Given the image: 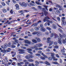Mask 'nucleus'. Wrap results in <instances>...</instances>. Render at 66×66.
<instances>
[{
  "label": "nucleus",
  "mask_w": 66,
  "mask_h": 66,
  "mask_svg": "<svg viewBox=\"0 0 66 66\" xmlns=\"http://www.w3.org/2000/svg\"><path fill=\"white\" fill-rule=\"evenodd\" d=\"M56 12L57 13H59V14L60 13V12L59 10H57V11H56Z\"/></svg>",
  "instance_id": "4d7b16f0"
},
{
  "label": "nucleus",
  "mask_w": 66,
  "mask_h": 66,
  "mask_svg": "<svg viewBox=\"0 0 66 66\" xmlns=\"http://www.w3.org/2000/svg\"><path fill=\"white\" fill-rule=\"evenodd\" d=\"M46 29H47V30H49V31H50V30H51V28H50L49 27H47Z\"/></svg>",
  "instance_id": "473e14b6"
},
{
  "label": "nucleus",
  "mask_w": 66,
  "mask_h": 66,
  "mask_svg": "<svg viewBox=\"0 0 66 66\" xmlns=\"http://www.w3.org/2000/svg\"><path fill=\"white\" fill-rule=\"evenodd\" d=\"M59 35L60 37H61V38H62V37H63V36H62V34H59Z\"/></svg>",
  "instance_id": "5fc2aeb1"
},
{
  "label": "nucleus",
  "mask_w": 66,
  "mask_h": 66,
  "mask_svg": "<svg viewBox=\"0 0 66 66\" xmlns=\"http://www.w3.org/2000/svg\"><path fill=\"white\" fill-rule=\"evenodd\" d=\"M62 43L63 44H65L66 43V41L64 39H63L62 40Z\"/></svg>",
  "instance_id": "cd10ccee"
},
{
  "label": "nucleus",
  "mask_w": 66,
  "mask_h": 66,
  "mask_svg": "<svg viewBox=\"0 0 66 66\" xmlns=\"http://www.w3.org/2000/svg\"><path fill=\"white\" fill-rule=\"evenodd\" d=\"M38 24V23H34L31 26V27L32 26H34V27H37V26Z\"/></svg>",
  "instance_id": "ddd939ff"
},
{
  "label": "nucleus",
  "mask_w": 66,
  "mask_h": 66,
  "mask_svg": "<svg viewBox=\"0 0 66 66\" xmlns=\"http://www.w3.org/2000/svg\"><path fill=\"white\" fill-rule=\"evenodd\" d=\"M2 11L3 13H6V12H7L6 10L5 9H2Z\"/></svg>",
  "instance_id": "6ab92c4d"
},
{
  "label": "nucleus",
  "mask_w": 66,
  "mask_h": 66,
  "mask_svg": "<svg viewBox=\"0 0 66 66\" xmlns=\"http://www.w3.org/2000/svg\"><path fill=\"white\" fill-rule=\"evenodd\" d=\"M27 50L28 52V53H29L30 54H31V55H33V53L32 52V50L31 49L29 48H28L27 49Z\"/></svg>",
  "instance_id": "f03ea898"
},
{
  "label": "nucleus",
  "mask_w": 66,
  "mask_h": 66,
  "mask_svg": "<svg viewBox=\"0 0 66 66\" xmlns=\"http://www.w3.org/2000/svg\"><path fill=\"white\" fill-rule=\"evenodd\" d=\"M52 58L53 59L54 61H57V59H56L55 58V57L54 56L52 57Z\"/></svg>",
  "instance_id": "bb28decb"
},
{
  "label": "nucleus",
  "mask_w": 66,
  "mask_h": 66,
  "mask_svg": "<svg viewBox=\"0 0 66 66\" xmlns=\"http://www.w3.org/2000/svg\"><path fill=\"white\" fill-rule=\"evenodd\" d=\"M36 50H43V48L40 47L39 48H38L37 47V49H36Z\"/></svg>",
  "instance_id": "b1692460"
},
{
  "label": "nucleus",
  "mask_w": 66,
  "mask_h": 66,
  "mask_svg": "<svg viewBox=\"0 0 66 66\" xmlns=\"http://www.w3.org/2000/svg\"><path fill=\"white\" fill-rule=\"evenodd\" d=\"M33 56L32 55H28L26 56L25 58L26 59H30L33 57Z\"/></svg>",
  "instance_id": "7ed1b4c3"
},
{
  "label": "nucleus",
  "mask_w": 66,
  "mask_h": 66,
  "mask_svg": "<svg viewBox=\"0 0 66 66\" xmlns=\"http://www.w3.org/2000/svg\"><path fill=\"white\" fill-rule=\"evenodd\" d=\"M31 49H34V48L35 49V50L36 49H37V47H36V45H34V47H31Z\"/></svg>",
  "instance_id": "412c9836"
},
{
  "label": "nucleus",
  "mask_w": 66,
  "mask_h": 66,
  "mask_svg": "<svg viewBox=\"0 0 66 66\" xmlns=\"http://www.w3.org/2000/svg\"><path fill=\"white\" fill-rule=\"evenodd\" d=\"M22 12H23V10H22L19 11V13H22Z\"/></svg>",
  "instance_id": "052dcab7"
},
{
  "label": "nucleus",
  "mask_w": 66,
  "mask_h": 66,
  "mask_svg": "<svg viewBox=\"0 0 66 66\" xmlns=\"http://www.w3.org/2000/svg\"><path fill=\"white\" fill-rule=\"evenodd\" d=\"M52 27L54 29H55V30H56V26H55V25L54 24H53L52 25Z\"/></svg>",
  "instance_id": "2eb2a0df"
},
{
  "label": "nucleus",
  "mask_w": 66,
  "mask_h": 66,
  "mask_svg": "<svg viewBox=\"0 0 66 66\" xmlns=\"http://www.w3.org/2000/svg\"><path fill=\"white\" fill-rule=\"evenodd\" d=\"M7 47V44H5L4 45V47L5 48H6Z\"/></svg>",
  "instance_id": "79ce46f5"
},
{
  "label": "nucleus",
  "mask_w": 66,
  "mask_h": 66,
  "mask_svg": "<svg viewBox=\"0 0 66 66\" xmlns=\"http://www.w3.org/2000/svg\"><path fill=\"white\" fill-rule=\"evenodd\" d=\"M18 51H19V53L20 54H22L23 52H24V50L21 49H19Z\"/></svg>",
  "instance_id": "0eeeda50"
},
{
  "label": "nucleus",
  "mask_w": 66,
  "mask_h": 66,
  "mask_svg": "<svg viewBox=\"0 0 66 66\" xmlns=\"http://www.w3.org/2000/svg\"><path fill=\"white\" fill-rule=\"evenodd\" d=\"M28 61H29V62H33V61H34L32 59H30L28 60Z\"/></svg>",
  "instance_id": "a19ab883"
},
{
  "label": "nucleus",
  "mask_w": 66,
  "mask_h": 66,
  "mask_svg": "<svg viewBox=\"0 0 66 66\" xmlns=\"http://www.w3.org/2000/svg\"><path fill=\"white\" fill-rule=\"evenodd\" d=\"M32 42H33V43H36L37 42V41L35 39H32Z\"/></svg>",
  "instance_id": "f3484780"
},
{
  "label": "nucleus",
  "mask_w": 66,
  "mask_h": 66,
  "mask_svg": "<svg viewBox=\"0 0 66 66\" xmlns=\"http://www.w3.org/2000/svg\"><path fill=\"white\" fill-rule=\"evenodd\" d=\"M51 39V38L50 37H48L47 38V40L46 41L47 43H49V42H50V41H51V40H50Z\"/></svg>",
  "instance_id": "dca6fc26"
},
{
  "label": "nucleus",
  "mask_w": 66,
  "mask_h": 66,
  "mask_svg": "<svg viewBox=\"0 0 66 66\" xmlns=\"http://www.w3.org/2000/svg\"><path fill=\"white\" fill-rule=\"evenodd\" d=\"M54 45H57V42L56 41H55L54 42Z\"/></svg>",
  "instance_id": "e433bc0d"
},
{
  "label": "nucleus",
  "mask_w": 66,
  "mask_h": 66,
  "mask_svg": "<svg viewBox=\"0 0 66 66\" xmlns=\"http://www.w3.org/2000/svg\"><path fill=\"white\" fill-rule=\"evenodd\" d=\"M12 43L14 44V45H16V43L15 41H13Z\"/></svg>",
  "instance_id": "338daca9"
},
{
  "label": "nucleus",
  "mask_w": 66,
  "mask_h": 66,
  "mask_svg": "<svg viewBox=\"0 0 66 66\" xmlns=\"http://www.w3.org/2000/svg\"><path fill=\"white\" fill-rule=\"evenodd\" d=\"M1 3L3 6H5V4L4 2H2Z\"/></svg>",
  "instance_id": "f704fd0d"
},
{
  "label": "nucleus",
  "mask_w": 66,
  "mask_h": 66,
  "mask_svg": "<svg viewBox=\"0 0 66 66\" xmlns=\"http://www.w3.org/2000/svg\"><path fill=\"white\" fill-rule=\"evenodd\" d=\"M40 27H41V28H43V27L44 26H43V25L42 24H41L40 25Z\"/></svg>",
  "instance_id": "69168bd1"
},
{
  "label": "nucleus",
  "mask_w": 66,
  "mask_h": 66,
  "mask_svg": "<svg viewBox=\"0 0 66 66\" xmlns=\"http://www.w3.org/2000/svg\"><path fill=\"white\" fill-rule=\"evenodd\" d=\"M55 55H56V56L57 57H58V58L60 57V56H59V55H58V54H56Z\"/></svg>",
  "instance_id": "0e129e2a"
},
{
  "label": "nucleus",
  "mask_w": 66,
  "mask_h": 66,
  "mask_svg": "<svg viewBox=\"0 0 66 66\" xmlns=\"http://www.w3.org/2000/svg\"><path fill=\"white\" fill-rule=\"evenodd\" d=\"M31 9H33V10H36V11H37V9H36L35 7H32Z\"/></svg>",
  "instance_id": "3c124183"
},
{
  "label": "nucleus",
  "mask_w": 66,
  "mask_h": 66,
  "mask_svg": "<svg viewBox=\"0 0 66 66\" xmlns=\"http://www.w3.org/2000/svg\"><path fill=\"white\" fill-rule=\"evenodd\" d=\"M35 31H38L39 30V28L38 27H35L34 28Z\"/></svg>",
  "instance_id": "a878e982"
},
{
  "label": "nucleus",
  "mask_w": 66,
  "mask_h": 66,
  "mask_svg": "<svg viewBox=\"0 0 66 66\" xmlns=\"http://www.w3.org/2000/svg\"><path fill=\"white\" fill-rule=\"evenodd\" d=\"M14 41H15V42H16V43H17V44H18V43L19 42V41H18V40H17L16 39H15L14 40Z\"/></svg>",
  "instance_id": "72a5a7b5"
},
{
  "label": "nucleus",
  "mask_w": 66,
  "mask_h": 66,
  "mask_svg": "<svg viewBox=\"0 0 66 66\" xmlns=\"http://www.w3.org/2000/svg\"><path fill=\"white\" fill-rule=\"evenodd\" d=\"M54 34L52 33L51 34V37H53V36H54Z\"/></svg>",
  "instance_id": "c85d7f7f"
},
{
  "label": "nucleus",
  "mask_w": 66,
  "mask_h": 66,
  "mask_svg": "<svg viewBox=\"0 0 66 66\" xmlns=\"http://www.w3.org/2000/svg\"><path fill=\"white\" fill-rule=\"evenodd\" d=\"M65 24H66V21L62 19V26H63L65 25Z\"/></svg>",
  "instance_id": "39448f33"
},
{
  "label": "nucleus",
  "mask_w": 66,
  "mask_h": 66,
  "mask_svg": "<svg viewBox=\"0 0 66 66\" xmlns=\"http://www.w3.org/2000/svg\"><path fill=\"white\" fill-rule=\"evenodd\" d=\"M38 53H39V54H41V53H42V52L41 51H39L38 52Z\"/></svg>",
  "instance_id": "e2e57ef3"
},
{
  "label": "nucleus",
  "mask_w": 66,
  "mask_h": 66,
  "mask_svg": "<svg viewBox=\"0 0 66 66\" xmlns=\"http://www.w3.org/2000/svg\"><path fill=\"white\" fill-rule=\"evenodd\" d=\"M25 63V64H29V63L28 62L27 60H25L23 61Z\"/></svg>",
  "instance_id": "4468645a"
},
{
  "label": "nucleus",
  "mask_w": 66,
  "mask_h": 66,
  "mask_svg": "<svg viewBox=\"0 0 66 66\" xmlns=\"http://www.w3.org/2000/svg\"><path fill=\"white\" fill-rule=\"evenodd\" d=\"M53 41H50V42H49V46H51L53 44Z\"/></svg>",
  "instance_id": "a211bd4d"
},
{
  "label": "nucleus",
  "mask_w": 66,
  "mask_h": 66,
  "mask_svg": "<svg viewBox=\"0 0 66 66\" xmlns=\"http://www.w3.org/2000/svg\"><path fill=\"white\" fill-rule=\"evenodd\" d=\"M35 39H36L38 42H40L41 41L40 39L38 37H35Z\"/></svg>",
  "instance_id": "1a4fd4ad"
},
{
  "label": "nucleus",
  "mask_w": 66,
  "mask_h": 66,
  "mask_svg": "<svg viewBox=\"0 0 66 66\" xmlns=\"http://www.w3.org/2000/svg\"><path fill=\"white\" fill-rule=\"evenodd\" d=\"M45 64L47 65H50V64L48 61H46L45 62Z\"/></svg>",
  "instance_id": "5701e85b"
},
{
  "label": "nucleus",
  "mask_w": 66,
  "mask_h": 66,
  "mask_svg": "<svg viewBox=\"0 0 66 66\" xmlns=\"http://www.w3.org/2000/svg\"><path fill=\"white\" fill-rule=\"evenodd\" d=\"M58 42L59 44H62V39L60 38H59L58 39Z\"/></svg>",
  "instance_id": "423d86ee"
},
{
  "label": "nucleus",
  "mask_w": 66,
  "mask_h": 66,
  "mask_svg": "<svg viewBox=\"0 0 66 66\" xmlns=\"http://www.w3.org/2000/svg\"><path fill=\"white\" fill-rule=\"evenodd\" d=\"M48 59L49 60H50V61H51L52 60V58H51L50 57H49L48 58Z\"/></svg>",
  "instance_id": "4c0bfd02"
},
{
  "label": "nucleus",
  "mask_w": 66,
  "mask_h": 66,
  "mask_svg": "<svg viewBox=\"0 0 66 66\" xmlns=\"http://www.w3.org/2000/svg\"><path fill=\"white\" fill-rule=\"evenodd\" d=\"M30 31L31 32H33V31H34V29L33 28L31 29H30Z\"/></svg>",
  "instance_id": "09e8293b"
},
{
  "label": "nucleus",
  "mask_w": 66,
  "mask_h": 66,
  "mask_svg": "<svg viewBox=\"0 0 66 66\" xmlns=\"http://www.w3.org/2000/svg\"><path fill=\"white\" fill-rule=\"evenodd\" d=\"M40 59H41L43 60H45V58L43 56L40 57Z\"/></svg>",
  "instance_id": "7c9ffc66"
},
{
  "label": "nucleus",
  "mask_w": 66,
  "mask_h": 66,
  "mask_svg": "<svg viewBox=\"0 0 66 66\" xmlns=\"http://www.w3.org/2000/svg\"><path fill=\"white\" fill-rule=\"evenodd\" d=\"M54 39H56L57 38H59L60 37L59 36H58L55 33H54Z\"/></svg>",
  "instance_id": "6e6552de"
},
{
  "label": "nucleus",
  "mask_w": 66,
  "mask_h": 66,
  "mask_svg": "<svg viewBox=\"0 0 66 66\" xmlns=\"http://www.w3.org/2000/svg\"><path fill=\"white\" fill-rule=\"evenodd\" d=\"M24 43L26 44H28L29 43V41L27 40H26L24 41Z\"/></svg>",
  "instance_id": "c756f323"
},
{
  "label": "nucleus",
  "mask_w": 66,
  "mask_h": 66,
  "mask_svg": "<svg viewBox=\"0 0 66 66\" xmlns=\"http://www.w3.org/2000/svg\"><path fill=\"white\" fill-rule=\"evenodd\" d=\"M19 4L22 6H24L25 7H26L27 5V4L24 2H22V3H19Z\"/></svg>",
  "instance_id": "20e7f679"
},
{
  "label": "nucleus",
  "mask_w": 66,
  "mask_h": 66,
  "mask_svg": "<svg viewBox=\"0 0 66 66\" xmlns=\"http://www.w3.org/2000/svg\"><path fill=\"white\" fill-rule=\"evenodd\" d=\"M14 21H17V20H13L10 22L11 24L12 23V22H14Z\"/></svg>",
  "instance_id": "2f4dec72"
},
{
  "label": "nucleus",
  "mask_w": 66,
  "mask_h": 66,
  "mask_svg": "<svg viewBox=\"0 0 66 66\" xmlns=\"http://www.w3.org/2000/svg\"><path fill=\"white\" fill-rule=\"evenodd\" d=\"M44 15H45V16H46V14H47L48 13L47 11H45L44 12Z\"/></svg>",
  "instance_id": "c9c22d12"
},
{
  "label": "nucleus",
  "mask_w": 66,
  "mask_h": 66,
  "mask_svg": "<svg viewBox=\"0 0 66 66\" xmlns=\"http://www.w3.org/2000/svg\"><path fill=\"white\" fill-rule=\"evenodd\" d=\"M61 52L64 53L65 52V50H64L63 49H62L61 50Z\"/></svg>",
  "instance_id": "c03bdc74"
},
{
  "label": "nucleus",
  "mask_w": 66,
  "mask_h": 66,
  "mask_svg": "<svg viewBox=\"0 0 66 66\" xmlns=\"http://www.w3.org/2000/svg\"><path fill=\"white\" fill-rule=\"evenodd\" d=\"M52 63L53 64H59V63L58 62H53Z\"/></svg>",
  "instance_id": "58836bf2"
},
{
  "label": "nucleus",
  "mask_w": 66,
  "mask_h": 66,
  "mask_svg": "<svg viewBox=\"0 0 66 66\" xmlns=\"http://www.w3.org/2000/svg\"><path fill=\"white\" fill-rule=\"evenodd\" d=\"M10 13L11 14H13V11L12 10H10Z\"/></svg>",
  "instance_id": "ea45409f"
},
{
  "label": "nucleus",
  "mask_w": 66,
  "mask_h": 66,
  "mask_svg": "<svg viewBox=\"0 0 66 66\" xmlns=\"http://www.w3.org/2000/svg\"><path fill=\"white\" fill-rule=\"evenodd\" d=\"M36 3L37 4H38L39 5H40V3H39V2H38L36 1Z\"/></svg>",
  "instance_id": "a18cd8bd"
},
{
  "label": "nucleus",
  "mask_w": 66,
  "mask_h": 66,
  "mask_svg": "<svg viewBox=\"0 0 66 66\" xmlns=\"http://www.w3.org/2000/svg\"><path fill=\"white\" fill-rule=\"evenodd\" d=\"M8 47H11V43H9L8 44Z\"/></svg>",
  "instance_id": "864d4df0"
},
{
  "label": "nucleus",
  "mask_w": 66,
  "mask_h": 66,
  "mask_svg": "<svg viewBox=\"0 0 66 66\" xmlns=\"http://www.w3.org/2000/svg\"><path fill=\"white\" fill-rule=\"evenodd\" d=\"M38 33V32L37 31H35L33 32L32 33V34L33 35H36L37 34V33Z\"/></svg>",
  "instance_id": "393cba45"
},
{
  "label": "nucleus",
  "mask_w": 66,
  "mask_h": 66,
  "mask_svg": "<svg viewBox=\"0 0 66 66\" xmlns=\"http://www.w3.org/2000/svg\"><path fill=\"white\" fill-rule=\"evenodd\" d=\"M35 55L36 56H41V55L38 53L36 54Z\"/></svg>",
  "instance_id": "49530a36"
},
{
  "label": "nucleus",
  "mask_w": 66,
  "mask_h": 66,
  "mask_svg": "<svg viewBox=\"0 0 66 66\" xmlns=\"http://www.w3.org/2000/svg\"><path fill=\"white\" fill-rule=\"evenodd\" d=\"M15 55H16V53H14L12 55V56L13 57H14L15 56Z\"/></svg>",
  "instance_id": "8fccbe9b"
},
{
  "label": "nucleus",
  "mask_w": 66,
  "mask_h": 66,
  "mask_svg": "<svg viewBox=\"0 0 66 66\" xmlns=\"http://www.w3.org/2000/svg\"><path fill=\"white\" fill-rule=\"evenodd\" d=\"M15 6L16 7V10H19V5L18 4H16L15 5Z\"/></svg>",
  "instance_id": "f8f14e48"
},
{
  "label": "nucleus",
  "mask_w": 66,
  "mask_h": 66,
  "mask_svg": "<svg viewBox=\"0 0 66 66\" xmlns=\"http://www.w3.org/2000/svg\"><path fill=\"white\" fill-rule=\"evenodd\" d=\"M46 51L47 52H50V50L49 49H47L46 50Z\"/></svg>",
  "instance_id": "603ef678"
},
{
  "label": "nucleus",
  "mask_w": 66,
  "mask_h": 66,
  "mask_svg": "<svg viewBox=\"0 0 66 66\" xmlns=\"http://www.w3.org/2000/svg\"><path fill=\"white\" fill-rule=\"evenodd\" d=\"M53 10V9L52 8H50L49 9V11H52Z\"/></svg>",
  "instance_id": "680f3d73"
},
{
  "label": "nucleus",
  "mask_w": 66,
  "mask_h": 66,
  "mask_svg": "<svg viewBox=\"0 0 66 66\" xmlns=\"http://www.w3.org/2000/svg\"><path fill=\"white\" fill-rule=\"evenodd\" d=\"M37 35L38 36H40L41 35V32H38Z\"/></svg>",
  "instance_id": "4be33fe9"
},
{
  "label": "nucleus",
  "mask_w": 66,
  "mask_h": 66,
  "mask_svg": "<svg viewBox=\"0 0 66 66\" xmlns=\"http://www.w3.org/2000/svg\"><path fill=\"white\" fill-rule=\"evenodd\" d=\"M21 48H22V49H26V47H23V46H21Z\"/></svg>",
  "instance_id": "bf43d9fd"
},
{
  "label": "nucleus",
  "mask_w": 66,
  "mask_h": 66,
  "mask_svg": "<svg viewBox=\"0 0 66 66\" xmlns=\"http://www.w3.org/2000/svg\"><path fill=\"white\" fill-rule=\"evenodd\" d=\"M51 56L52 57H54V56L55 55V54H54V53H51Z\"/></svg>",
  "instance_id": "aec40b11"
},
{
  "label": "nucleus",
  "mask_w": 66,
  "mask_h": 66,
  "mask_svg": "<svg viewBox=\"0 0 66 66\" xmlns=\"http://www.w3.org/2000/svg\"><path fill=\"white\" fill-rule=\"evenodd\" d=\"M60 63H61H61H62V62H63V61L61 59H60Z\"/></svg>",
  "instance_id": "13d9d810"
},
{
  "label": "nucleus",
  "mask_w": 66,
  "mask_h": 66,
  "mask_svg": "<svg viewBox=\"0 0 66 66\" xmlns=\"http://www.w3.org/2000/svg\"><path fill=\"white\" fill-rule=\"evenodd\" d=\"M54 48L55 49H57L59 48V47L57 45H55L54 46Z\"/></svg>",
  "instance_id": "37998d69"
},
{
  "label": "nucleus",
  "mask_w": 66,
  "mask_h": 66,
  "mask_svg": "<svg viewBox=\"0 0 66 66\" xmlns=\"http://www.w3.org/2000/svg\"><path fill=\"white\" fill-rule=\"evenodd\" d=\"M43 45V44H36V47H42Z\"/></svg>",
  "instance_id": "9d476101"
},
{
  "label": "nucleus",
  "mask_w": 66,
  "mask_h": 66,
  "mask_svg": "<svg viewBox=\"0 0 66 66\" xmlns=\"http://www.w3.org/2000/svg\"><path fill=\"white\" fill-rule=\"evenodd\" d=\"M17 57L19 59V58H20V57H21V55H18L17 56Z\"/></svg>",
  "instance_id": "de8ad7c7"
},
{
  "label": "nucleus",
  "mask_w": 66,
  "mask_h": 66,
  "mask_svg": "<svg viewBox=\"0 0 66 66\" xmlns=\"http://www.w3.org/2000/svg\"><path fill=\"white\" fill-rule=\"evenodd\" d=\"M40 31L42 32H45L46 31V29L44 27L41 28L40 29Z\"/></svg>",
  "instance_id": "9b49d317"
},
{
  "label": "nucleus",
  "mask_w": 66,
  "mask_h": 66,
  "mask_svg": "<svg viewBox=\"0 0 66 66\" xmlns=\"http://www.w3.org/2000/svg\"><path fill=\"white\" fill-rule=\"evenodd\" d=\"M50 19V18H49V17L47 16L45 17L44 19L43 20V21L44 22H45L47 21V22H49L50 23H53V22L52 21H50L49 20L47 19Z\"/></svg>",
  "instance_id": "f257e3e1"
},
{
  "label": "nucleus",
  "mask_w": 66,
  "mask_h": 66,
  "mask_svg": "<svg viewBox=\"0 0 66 66\" xmlns=\"http://www.w3.org/2000/svg\"><path fill=\"white\" fill-rule=\"evenodd\" d=\"M63 36L64 37H66V35L65 34H64L63 35Z\"/></svg>",
  "instance_id": "774afa93"
},
{
  "label": "nucleus",
  "mask_w": 66,
  "mask_h": 66,
  "mask_svg": "<svg viewBox=\"0 0 66 66\" xmlns=\"http://www.w3.org/2000/svg\"><path fill=\"white\" fill-rule=\"evenodd\" d=\"M35 63L36 64H39V62H38L37 61H36L35 62Z\"/></svg>",
  "instance_id": "6e6d98bb"
}]
</instances>
